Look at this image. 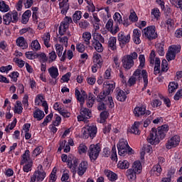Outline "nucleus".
I'll return each instance as SVG.
<instances>
[{
    "label": "nucleus",
    "mask_w": 182,
    "mask_h": 182,
    "mask_svg": "<svg viewBox=\"0 0 182 182\" xmlns=\"http://www.w3.org/2000/svg\"><path fill=\"white\" fill-rule=\"evenodd\" d=\"M167 132H168V125L167 124L159 127L157 129L152 128L146 140L150 144H159L160 141L166 137Z\"/></svg>",
    "instance_id": "1"
},
{
    "label": "nucleus",
    "mask_w": 182,
    "mask_h": 182,
    "mask_svg": "<svg viewBox=\"0 0 182 182\" xmlns=\"http://www.w3.org/2000/svg\"><path fill=\"white\" fill-rule=\"evenodd\" d=\"M75 97L78 102H80L81 106L80 111V114L77 116V120L78 122H87V119H90L92 116V111L87 108L83 107V105H85V99L87 97V95L85 91L80 94V91L75 89Z\"/></svg>",
    "instance_id": "2"
},
{
    "label": "nucleus",
    "mask_w": 182,
    "mask_h": 182,
    "mask_svg": "<svg viewBox=\"0 0 182 182\" xmlns=\"http://www.w3.org/2000/svg\"><path fill=\"white\" fill-rule=\"evenodd\" d=\"M149 75H147V71L146 70H140L136 69L133 75L128 80V85L129 86H134V85H136V82L139 80H141L143 79L144 80V89H146L147 87V85H149Z\"/></svg>",
    "instance_id": "3"
},
{
    "label": "nucleus",
    "mask_w": 182,
    "mask_h": 182,
    "mask_svg": "<svg viewBox=\"0 0 182 182\" xmlns=\"http://www.w3.org/2000/svg\"><path fill=\"white\" fill-rule=\"evenodd\" d=\"M93 40L92 41V46L95 49L97 52L101 53L103 52V45L100 43H105V38L100 34L97 33H92Z\"/></svg>",
    "instance_id": "4"
},
{
    "label": "nucleus",
    "mask_w": 182,
    "mask_h": 182,
    "mask_svg": "<svg viewBox=\"0 0 182 182\" xmlns=\"http://www.w3.org/2000/svg\"><path fill=\"white\" fill-rule=\"evenodd\" d=\"M137 58H138V55H137V53L136 52H133L129 55H127L124 56L122 58L123 68L127 70L132 69V68L134 66V60H136Z\"/></svg>",
    "instance_id": "5"
},
{
    "label": "nucleus",
    "mask_w": 182,
    "mask_h": 182,
    "mask_svg": "<svg viewBox=\"0 0 182 182\" xmlns=\"http://www.w3.org/2000/svg\"><path fill=\"white\" fill-rule=\"evenodd\" d=\"M118 153L119 156H126L127 153H132L133 149L129 146V143L124 139H121L117 145Z\"/></svg>",
    "instance_id": "6"
},
{
    "label": "nucleus",
    "mask_w": 182,
    "mask_h": 182,
    "mask_svg": "<svg viewBox=\"0 0 182 182\" xmlns=\"http://www.w3.org/2000/svg\"><path fill=\"white\" fill-rule=\"evenodd\" d=\"M61 159L63 163H68V166L73 173H76V168H77V166H79V161L77 159L75 158L68 159V155L65 154L62 155Z\"/></svg>",
    "instance_id": "7"
},
{
    "label": "nucleus",
    "mask_w": 182,
    "mask_h": 182,
    "mask_svg": "<svg viewBox=\"0 0 182 182\" xmlns=\"http://www.w3.org/2000/svg\"><path fill=\"white\" fill-rule=\"evenodd\" d=\"M142 35L148 39V41H153L154 39H157V32L156 31V26H149L145 28L142 31Z\"/></svg>",
    "instance_id": "8"
},
{
    "label": "nucleus",
    "mask_w": 182,
    "mask_h": 182,
    "mask_svg": "<svg viewBox=\"0 0 182 182\" xmlns=\"http://www.w3.org/2000/svg\"><path fill=\"white\" fill-rule=\"evenodd\" d=\"M100 146L99 144H91L88 149V156L91 160V161H96L97 160V157H99V154H100Z\"/></svg>",
    "instance_id": "9"
},
{
    "label": "nucleus",
    "mask_w": 182,
    "mask_h": 182,
    "mask_svg": "<svg viewBox=\"0 0 182 182\" xmlns=\"http://www.w3.org/2000/svg\"><path fill=\"white\" fill-rule=\"evenodd\" d=\"M181 52V46L172 45L169 47L168 53H166V59L168 62L176 59V55Z\"/></svg>",
    "instance_id": "10"
},
{
    "label": "nucleus",
    "mask_w": 182,
    "mask_h": 182,
    "mask_svg": "<svg viewBox=\"0 0 182 182\" xmlns=\"http://www.w3.org/2000/svg\"><path fill=\"white\" fill-rule=\"evenodd\" d=\"M151 114V112L146 110L144 105L136 107L134 109V114L136 117H140L141 116H149Z\"/></svg>",
    "instance_id": "11"
},
{
    "label": "nucleus",
    "mask_w": 182,
    "mask_h": 182,
    "mask_svg": "<svg viewBox=\"0 0 182 182\" xmlns=\"http://www.w3.org/2000/svg\"><path fill=\"white\" fill-rule=\"evenodd\" d=\"M180 144V136L178 135H175L172 136L169 140H168L166 144V149H173V147H177Z\"/></svg>",
    "instance_id": "12"
},
{
    "label": "nucleus",
    "mask_w": 182,
    "mask_h": 182,
    "mask_svg": "<svg viewBox=\"0 0 182 182\" xmlns=\"http://www.w3.org/2000/svg\"><path fill=\"white\" fill-rule=\"evenodd\" d=\"M118 41L119 42V45L122 46V48H123L124 45H127V43L130 42V34L125 35L123 32L119 33Z\"/></svg>",
    "instance_id": "13"
},
{
    "label": "nucleus",
    "mask_w": 182,
    "mask_h": 182,
    "mask_svg": "<svg viewBox=\"0 0 182 182\" xmlns=\"http://www.w3.org/2000/svg\"><path fill=\"white\" fill-rule=\"evenodd\" d=\"M116 87V83L113 81L110 82H105L103 84V90L106 93V95H110L114 90Z\"/></svg>",
    "instance_id": "14"
},
{
    "label": "nucleus",
    "mask_w": 182,
    "mask_h": 182,
    "mask_svg": "<svg viewBox=\"0 0 182 182\" xmlns=\"http://www.w3.org/2000/svg\"><path fill=\"white\" fill-rule=\"evenodd\" d=\"M55 50L58 58L62 56L60 61L65 62V60H66V50H65L63 53V46L60 44H55Z\"/></svg>",
    "instance_id": "15"
},
{
    "label": "nucleus",
    "mask_w": 182,
    "mask_h": 182,
    "mask_svg": "<svg viewBox=\"0 0 182 182\" xmlns=\"http://www.w3.org/2000/svg\"><path fill=\"white\" fill-rule=\"evenodd\" d=\"M31 151L29 150H26L25 153L21 156V166H23V164L33 163L32 159H31Z\"/></svg>",
    "instance_id": "16"
},
{
    "label": "nucleus",
    "mask_w": 182,
    "mask_h": 182,
    "mask_svg": "<svg viewBox=\"0 0 182 182\" xmlns=\"http://www.w3.org/2000/svg\"><path fill=\"white\" fill-rule=\"evenodd\" d=\"M117 38L116 37H110L108 39L107 46L108 49L110 50H113V52H116L117 50Z\"/></svg>",
    "instance_id": "17"
},
{
    "label": "nucleus",
    "mask_w": 182,
    "mask_h": 182,
    "mask_svg": "<svg viewBox=\"0 0 182 182\" xmlns=\"http://www.w3.org/2000/svg\"><path fill=\"white\" fill-rule=\"evenodd\" d=\"M69 0H63L59 3V6L62 15H66L68 11H69Z\"/></svg>",
    "instance_id": "18"
},
{
    "label": "nucleus",
    "mask_w": 182,
    "mask_h": 182,
    "mask_svg": "<svg viewBox=\"0 0 182 182\" xmlns=\"http://www.w3.org/2000/svg\"><path fill=\"white\" fill-rule=\"evenodd\" d=\"M86 170H87V162L83 161L79 164L77 173L78 176H83L86 173Z\"/></svg>",
    "instance_id": "19"
},
{
    "label": "nucleus",
    "mask_w": 182,
    "mask_h": 182,
    "mask_svg": "<svg viewBox=\"0 0 182 182\" xmlns=\"http://www.w3.org/2000/svg\"><path fill=\"white\" fill-rule=\"evenodd\" d=\"M140 36H141V33L140 30L134 29L133 41L136 43V45H140V43H141V40L140 39Z\"/></svg>",
    "instance_id": "20"
},
{
    "label": "nucleus",
    "mask_w": 182,
    "mask_h": 182,
    "mask_svg": "<svg viewBox=\"0 0 182 182\" xmlns=\"http://www.w3.org/2000/svg\"><path fill=\"white\" fill-rule=\"evenodd\" d=\"M16 43L17 46L19 48H22V49H27L28 48V42L25 40V38L21 36L16 39Z\"/></svg>",
    "instance_id": "21"
},
{
    "label": "nucleus",
    "mask_w": 182,
    "mask_h": 182,
    "mask_svg": "<svg viewBox=\"0 0 182 182\" xmlns=\"http://www.w3.org/2000/svg\"><path fill=\"white\" fill-rule=\"evenodd\" d=\"M86 99H87V100H86L87 107H92L93 105H95V100H96V97H95V95L93 94L90 93L88 95V97L87 95Z\"/></svg>",
    "instance_id": "22"
},
{
    "label": "nucleus",
    "mask_w": 182,
    "mask_h": 182,
    "mask_svg": "<svg viewBox=\"0 0 182 182\" xmlns=\"http://www.w3.org/2000/svg\"><path fill=\"white\" fill-rule=\"evenodd\" d=\"M48 73L52 79H57L58 76H59V70L56 67H51L48 69Z\"/></svg>",
    "instance_id": "23"
},
{
    "label": "nucleus",
    "mask_w": 182,
    "mask_h": 182,
    "mask_svg": "<svg viewBox=\"0 0 182 182\" xmlns=\"http://www.w3.org/2000/svg\"><path fill=\"white\" fill-rule=\"evenodd\" d=\"M33 117L34 119H36V120L41 121L45 117V112L43 111L37 109L33 112Z\"/></svg>",
    "instance_id": "24"
},
{
    "label": "nucleus",
    "mask_w": 182,
    "mask_h": 182,
    "mask_svg": "<svg viewBox=\"0 0 182 182\" xmlns=\"http://www.w3.org/2000/svg\"><path fill=\"white\" fill-rule=\"evenodd\" d=\"M137 172H136L133 169H128L127 171V177L129 181H134V180H136Z\"/></svg>",
    "instance_id": "25"
},
{
    "label": "nucleus",
    "mask_w": 182,
    "mask_h": 182,
    "mask_svg": "<svg viewBox=\"0 0 182 182\" xmlns=\"http://www.w3.org/2000/svg\"><path fill=\"white\" fill-rule=\"evenodd\" d=\"M90 39H92V34L90 32L86 31L82 33V41L87 46L90 45Z\"/></svg>",
    "instance_id": "26"
},
{
    "label": "nucleus",
    "mask_w": 182,
    "mask_h": 182,
    "mask_svg": "<svg viewBox=\"0 0 182 182\" xmlns=\"http://www.w3.org/2000/svg\"><path fill=\"white\" fill-rule=\"evenodd\" d=\"M105 174L110 181H116L117 180V175L112 171L106 170L105 171Z\"/></svg>",
    "instance_id": "27"
},
{
    "label": "nucleus",
    "mask_w": 182,
    "mask_h": 182,
    "mask_svg": "<svg viewBox=\"0 0 182 182\" xmlns=\"http://www.w3.org/2000/svg\"><path fill=\"white\" fill-rule=\"evenodd\" d=\"M126 99H127V96H126V92H124V91L122 90L117 91V100L124 102Z\"/></svg>",
    "instance_id": "28"
},
{
    "label": "nucleus",
    "mask_w": 182,
    "mask_h": 182,
    "mask_svg": "<svg viewBox=\"0 0 182 182\" xmlns=\"http://www.w3.org/2000/svg\"><path fill=\"white\" fill-rule=\"evenodd\" d=\"M109 97V95L106 94V92L103 90V92H100L99 95H97V101L107 103V97Z\"/></svg>",
    "instance_id": "29"
},
{
    "label": "nucleus",
    "mask_w": 182,
    "mask_h": 182,
    "mask_svg": "<svg viewBox=\"0 0 182 182\" xmlns=\"http://www.w3.org/2000/svg\"><path fill=\"white\" fill-rule=\"evenodd\" d=\"M42 39L43 43L46 48H50V45L49 42H50V34L49 33H46L42 36Z\"/></svg>",
    "instance_id": "30"
},
{
    "label": "nucleus",
    "mask_w": 182,
    "mask_h": 182,
    "mask_svg": "<svg viewBox=\"0 0 182 182\" xmlns=\"http://www.w3.org/2000/svg\"><path fill=\"white\" fill-rule=\"evenodd\" d=\"M93 60L95 63H97L100 68H102V65H103V60H102V55L97 53H94Z\"/></svg>",
    "instance_id": "31"
},
{
    "label": "nucleus",
    "mask_w": 182,
    "mask_h": 182,
    "mask_svg": "<svg viewBox=\"0 0 182 182\" xmlns=\"http://www.w3.org/2000/svg\"><path fill=\"white\" fill-rule=\"evenodd\" d=\"M155 46L159 55H160V56H164V43H158Z\"/></svg>",
    "instance_id": "32"
},
{
    "label": "nucleus",
    "mask_w": 182,
    "mask_h": 182,
    "mask_svg": "<svg viewBox=\"0 0 182 182\" xmlns=\"http://www.w3.org/2000/svg\"><path fill=\"white\" fill-rule=\"evenodd\" d=\"M140 127V122H135L132 127H131V133L133 134H140V130H139V127Z\"/></svg>",
    "instance_id": "33"
},
{
    "label": "nucleus",
    "mask_w": 182,
    "mask_h": 182,
    "mask_svg": "<svg viewBox=\"0 0 182 182\" xmlns=\"http://www.w3.org/2000/svg\"><path fill=\"white\" fill-rule=\"evenodd\" d=\"M31 47L33 52H38V50H41V44L38 40H34L31 42Z\"/></svg>",
    "instance_id": "34"
},
{
    "label": "nucleus",
    "mask_w": 182,
    "mask_h": 182,
    "mask_svg": "<svg viewBox=\"0 0 182 182\" xmlns=\"http://www.w3.org/2000/svg\"><path fill=\"white\" fill-rule=\"evenodd\" d=\"M131 169L134 170V171L138 174H140V172L141 171V163L139 161H135L132 166V168Z\"/></svg>",
    "instance_id": "35"
},
{
    "label": "nucleus",
    "mask_w": 182,
    "mask_h": 182,
    "mask_svg": "<svg viewBox=\"0 0 182 182\" xmlns=\"http://www.w3.org/2000/svg\"><path fill=\"white\" fill-rule=\"evenodd\" d=\"M177 89H178V83L175 82H171L169 83L168 90L169 93H174Z\"/></svg>",
    "instance_id": "36"
},
{
    "label": "nucleus",
    "mask_w": 182,
    "mask_h": 182,
    "mask_svg": "<svg viewBox=\"0 0 182 182\" xmlns=\"http://www.w3.org/2000/svg\"><path fill=\"white\" fill-rule=\"evenodd\" d=\"M68 29H69V26H68V24H63V23H61L59 26L58 32L60 35L63 36V35L66 33V31H68Z\"/></svg>",
    "instance_id": "37"
},
{
    "label": "nucleus",
    "mask_w": 182,
    "mask_h": 182,
    "mask_svg": "<svg viewBox=\"0 0 182 182\" xmlns=\"http://www.w3.org/2000/svg\"><path fill=\"white\" fill-rule=\"evenodd\" d=\"M82 19V11H75L74 14L73 15V21L75 23H77L79 20Z\"/></svg>",
    "instance_id": "38"
},
{
    "label": "nucleus",
    "mask_w": 182,
    "mask_h": 182,
    "mask_svg": "<svg viewBox=\"0 0 182 182\" xmlns=\"http://www.w3.org/2000/svg\"><path fill=\"white\" fill-rule=\"evenodd\" d=\"M87 128H91L90 130V137L91 139H93L94 137L96 136V134H97V127L95 125H91V126H87Z\"/></svg>",
    "instance_id": "39"
},
{
    "label": "nucleus",
    "mask_w": 182,
    "mask_h": 182,
    "mask_svg": "<svg viewBox=\"0 0 182 182\" xmlns=\"http://www.w3.org/2000/svg\"><path fill=\"white\" fill-rule=\"evenodd\" d=\"M36 56V58H38V59H39L40 62H42L43 63H45V62H48V56H46V54H45V53H37Z\"/></svg>",
    "instance_id": "40"
},
{
    "label": "nucleus",
    "mask_w": 182,
    "mask_h": 182,
    "mask_svg": "<svg viewBox=\"0 0 182 182\" xmlns=\"http://www.w3.org/2000/svg\"><path fill=\"white\" fill-rule=\"evenodd\" d=\"M90 23H89V21H87V20L85 19H82L79 23H78V26H80V28L81 29H87V28H89Z\"/></svg>",
    "instance_id": "41"
},
{
    "label": "nucleus",
    "mask_w": 182,
    "mask_h": 182,
    "mask_svg": "<svg viewBox=\"0 0 182 182\" xmlns=\"http://www.w3.org/2000/svg\"><path fill=\"white\" fill-rule=\"evenodd\" d=\"M90 130H92L91 128H87V127L82 129V137L84 139H89L90 137Z\"/></svg>",
    "instance_id": "42"
},
{
    "label": "nucleus",
    "mask_w": 182,
    "mask_h": 182,
    "mask_svg": "<svg viewBox=\"0 0 182 182\" xmlns=\"http://www.w3.org/2000/svg\"><path fill=\"white\" fill-rule=\"evenodd\" d=\"M22 110H23V108L22 107V102L17 101L16 105H15L14 113L21 114V113H22Z\"/></svg>",
    "instance_id": "43"
},
{
    "label": "nucleus",
    "mask_w": 182,
    "mask_h": 182,
    "mask_svg": "<svg viewBox=\"0 0 182 182\" xmlns=\"http://www.w3.org/2000/svg\"><path fill=\"white\" fill-rule=\"evenodd\" d=\"M11 16V22L13 23H16L18 21H19V16H18V11H10Z\"/></svg>",
    "instance_id": "44"
},
{
    "label": "nucleus",
    "mask_w": 182,
    "mask_h": 182,
    "mask_svg": "<svg viewBox=\"0 0 182 182\" xmlns=\"http://www.w3.org/2000/svg\"><path fill=\"white\" fill-rule=\"evenodd\" d=\"M119 168L126 169L129 168L130 167V164H129V161H119L117 164Z\"/></svg>",
    "instance_id": "45"
},
{
    "label": "nucleus",
    "mask_w": 182,
    "mask_h": 182,
    "mask_svg": "<svg viewBox=\"0 0 182 182\" xmlns=\"http://www.w3.org/2000/svg\"><path fill=\"white\" fill-rule=\"evenodd\" d=\"M151 172L155 173L156 176H160L161 174V166L159 164L155 165L152 168Z\"/></svg>",
    "instance_id": "46"
},
{
    "label": "nucleus",
    "mask_w": 182,
    "mask_h": 182,
    "mask_svg": "<svg viewBox=\"0 0 182 182\" xmlns=\"http://www.w3.org/2000/svg\"><path fill=\"white\" fill-rule=\"evenodd\" d=\"M3 19L5 25H9V23L12 22V17L11 16V13L9 12L6 14L5 16L3 17Z\"/></svg>",
    "instance_id": "47"
},
{
    "label": "nucleus",
    "mask_w": 182,
    "mask_h": 182,
    "mask_svg": "<svg viewBox=\"0 0 182 182\" xmlns=\"http://www.w3.org/2000/svg\"><path fill=\"white\" fill-rule=\"evenodd\" d=\"M85 2L87 4V8L89 12H95L96 11V7H95V4L92 1L85 0Z\"/></svg>",
    "instance_id": "48"
},
{
    "label": "nucleus",
    "mask_w": 182,
    "mask_h": 182,
    "mask_svg": "<svg viewBox=\"0 0 182 182\" xmlns=\"http://www.w3.org/2000/svg\"><path fill=\"white\" fill-rule=\"evenodd\" d=\"M109 117V112L107 111H103L100 113V123H105L106 119Z\"/></svg>",
    "instance_id": "49"
},
{
    "label": "nucleus",
    "mask_w": 182,
    "mask_h": 182,
    "mask_svg": "<svg viewBox=\"0 0 182 182\" xmlns=\"http://www.w3.org/2000/svg\"><path fill=\"white\" fill-rule=\"evenodd\" d=\"M52 117H53V114H52V113L47 115L46 117V118L44 119L43 122L41 124V127H43L46 126L49 123V122H50V120H52Z\"/></svg>",
    "instance_id": "50"
},
{
    "label": "nucleus",
    "mask_w": 182,
    "mask_h": 182,
    "mask_svg": "<svg viewBox=\"0 0 182 182\" xmlns=\"http://www.w3.org/2000/svg\"><path fill=\"white\" fill-rule=\"evenodd\" d=\"M0 11L1 12H8L9 11V6L5 1H0Z\"/></svg>",
    "instance_id": "51"
},
{
    "label": "nucleus",
    "mask_w": 182,
    "mask_h": 182,
    "mask_svg": "<svg viewBox=\"0 0 182 182\" xmlns=\"http://www.w3.org/2000/svg\"><path fill=\"white\" fill-rule=\"evenodd\" d=\"M129 19L132 23L137 22V21H139V17H137V14H136V12H134V11H131Z\"/></svg>",
    "instance_id": "52"
},
{
    "label": "nucleus",
    "mask_w": 182,
    "mask_h": 182,
    "mask_svg": "<svg viewBox=\"0 0 182 182\" xmlns=\"http://www.w3.org/2000/svg\"><path fill=\"white\" fill-rule=\"evenodd\" d=\"M166 25L167 26L168 31L170 32L173 29V26H174V21L171 18H168L166 21Z\"/></svg>",
    "instance_id": "53"
},
{
    "label": "nucleus",
    "mask_w": 182,
    "mask_h": 182,
    "mask_svg": "<svg viewBox=\"0 0 182 182\" xmlns=\"http://www.w3.org/2000/svg\"><path fill=\"white\" fill-rule=\"evenodd\" d=\"M139 60L140 64L138 69H140V70H141V69L144 68V64L146 63V58H144V55H140L139 56Z\"/></svg>",
    "instance_id": "54"
},
{
    "label": "nucleus",
    "mask_w": 182,
    "mask_h": 182,
    "mask_svg": "<svg viewBox=\"0 0 182 182\" xmlns=\"http://www.w3.org/2000/svg\"><path fill=\"white\" fill-rule=\"evenodd\" d=\"M56 58H58V55H56V53L55 51H52L48 54V62L49 63H52V62H55L56 60Z\"/></svg>",
    "instance_id": "55"
},
{
    "label": "nucleus",
    "mask_w": 182,
    "mask_h": 182,
    "mask_svg": "<svg viewBox=\"0 0 182 182\" xmlns=\"http://www.w3.org/2000/svg\"><path fill=\"white\" fill-rule=\"evenodd\" d=\"M24 164L25 165L23 166V171H24V173H29V171H32V166L33 165V163Z\"/></svg>",
    "instance_id": "56"
},
{
    "label": "nucleus",
    "mask_w": 182,
    "mask_h": 182,
    "mask_svg": "<svg viewBox=\"0 0 182 182\" xmlns=\"http://www.w3.org/2000/svg\"><path fill=\"white\" fill-rule=\"evenodd\" d=\"M76 50L80 53H83V52H85V44H83L82 43H77L76 44Z\"/></svg>",
    "instance_id": "57"
},
{
    "label": "nucleus",
    "mask_w": 182,
    "mask_h": 182,
    "mask_svg": "<svg viewBox=\"0 0 182 182\" xmlns=\"http://www.w3.org/2000/svg\"><path fill=\"white\" fill-rule=\"evenodd\" d=\"M114 21L117 22V23H123V20L122 19V15H120L118 12H116L114 15Z\"/></svg>",
    "instance_id": "58"
},
{
    "label": "nucleus",
    "mask_w": 182,
    "mask_h": 182,
    "mask_svg": "<svg viewBox=\"0 0 182 182\" xmlns=\"http://www.w3.org/2000/svg\"><path fill=\"white\" fill-rule=\"evenodd\" d=\"M43 150V147L42 146H38L36 147L33 151V156L34 157H37V156H39V154H41V153H42V151Z\"/></svg>",
    "instance_id": "59"
},
{
    "label": "nucleus",
    "mask_w": 182,
    "mask_h": 182,
    "mask_svg": "<svg viewBox=\"0 0 182 182\" xmlns=\"http://www.w3.org/2000/svg\"><path fill=\"white\" fill-rule=\"evenodd\" d=\"M78 151L80 154H83V153H86L87 151V146L83 144H80L78 147Z\"/></svg>",
    "instance_id": "60"
},
{
    "label": "nucleus",
    "mask_w": 182,
    "mask_h": 182,
    "mask_svg": "<svg viewBox=\"0 0 182 182\" xmlns=\"http://www.w3.org/2000/svg\"><path fill=\"white\" fill-rule=\"evenodd\" d=\"M111 159L114 161H117V153L116 152V146H113L112 149Z\"/></svg>",
    "instance_id": "61"
},
{
    "label": "nucleus",
    "mask_w": 182,
    "mask_h": 182,
    "mask_svg": "<svg viewBox=\"0 0 182 182\" xmlns=\"http://www.w3.org/2000/svg\"><path fill=\"white\" fill-rule=\"evenodd\" d=\"M43 97L41 95H38L36 96V100H35V103L36 105V106H41V105L42 104Z\"/></svg>",
    "instance_id": "62"
},
{
    "label": "nucleus",
    "mask_w": 182,
    "mask_h": 182,
    "mask_svg": "<svg viewBox=\"0 0 182 182\" xmlns=\"http://www.w3.org/2000/svg\"><path fill=\"white\" fill-rule=\"evenodd\" d=\"M105 28L109 32L112 31V29L113 28V19L108 20V21L107 22V24L105 26Z\"/></svg>",
    "instance_id": "63"
},
{
    "label": "nucleus",
    "mask_w": 182,
    "mask_h": 182,
    "mask_svg": "<svg viewBox=\"0 0 182 182\" xmlns=\"http://www.w3.org/2000/svg\"><path fill=\"white\" fill-rule=\"evenodd\" d=\"M167 60H163L161 63V70L162 72H167L168 70V67H167Z\"/></svg>",
    "instance_id": "64"
}]
</instances>
